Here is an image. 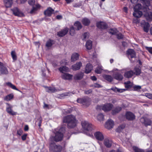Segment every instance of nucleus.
<instances>
[{"label": "nucleus", "instance_id": "nucleus-59", "mask_svg": "<svg viewBox=\"0 0 152 152\" xmlns=\"http://www.w3.org/2000/svg\"><path fill=\"white\" fill-rule=\"evenodd\" d=\"M27 0H17V1L18 4H23Z\"/></svg>", "mask_w": 152, "mask_h": 152}, {"label": "nucleus", "instance_id": "nucleus-35", "mask_svg": "<svg viewBox=\"0 0 152 152\" xmlns=\"http://www.w3.org/2000/svg\"><path fill=\"white\" fill-rule=\"evenodd\" d=\"M83 24L85 26H88L90 23V20L87 18H84L83 19L82 21Z\"/></svg>", "mask_w": 152, "mask_h": 152}, {"label": "nucleus", "instance_id": "nucleus-10", "mask_svg": "<svg viewBox=\"0 0 152 152\" xmlns=\"http://www.w3.org/2000/svg\"><path fill=\"white\" fill-rule=\"evenodd\" d=\"M94 136L96 139L99 141H102L104 139V137L102 134L100 132H97L95 133Z\"/></svg>", "mask_w": 152, "mask_h": 152}, {"label": "nucleus", "instance_id": "nucleus-25", "mask_svg": "<svg viewBox=\"0 0 152 152\" xmlns=\"http://www.w3.org/2000/svg\"><path fill=\"white\" fill-rule=\"evenodd\" d=\"M122 107L118 106L115 108L112 111V114L113 115H115L119 113L122 110Z\"/></svg>", "mask_w": 152, "mask_h": 152}, {"label": "nucleus", "instance_id": "nucleus-8", "mask_svg": "<svg viewBox=\"0 0 152 152\" xmlns=\"http://www.w3.org/2000/svg\"><path fill=\"white\" fill-rule=\"evenodd\" d=\"M140 121L147 126L148 125H151V122L150 119L145 117L141 118L140 119Z\"/></svg>", "mask_w": 152, "mask_h": 152}, {"label": "nucleus", "instance_id": "nucleus-32", "mask_svg": "<svg viewBox=\"0 0 152 152\" xmlns=\"http://www.w3.org/2000/svg\"><path fill=\"white\" fill-rule=\"evenodd\" d=\"M111 89L115 92H118L120 93L123 92L126 90L125 89H120L116 87L112 88H111Z\"/></svg>", "mask_w": 152, "mask_h": 152}, {"label": "nucleus", "instance_id": "nucleus-53", "mask_svg": "<svg viewBox=\"0 0 152 152\" xmlns=\"http://www.w3.org/2000/svg\"><path fill=\"white\" fill-rule=\"evenodd\" d=\"M133 89L134 91H138L141 88V86H133Z\"/></svg>", "mask_w": 152, "mask_h": 152}, {"label": "nucleus", "instance_id": "nucleus-27", "mask_svg": "<svg viewBox=\"0 0 152 152\" xmlns=\"http://www.w3.org/2000/svg\"><path fill=\"white\" fill-rule=\"evenodd\" d=\"M0 72L2 74H7L8 72L6 67L4 66L0 69Z\"/></svg>", "mask_w": 152, "mask_h": 152}, {"label": "nucleus", "instance_id": "nucleus-11", "mask_svg": "<svg viewBox=\"0 0 152 152\" xmlns=\"http://www.w3.org/2000/svg\"><path fill=\"white\" fill-rule=\"evenodd\" d=\"M126 117L127 119L130 121L133 120L135 118L134 115L130 112H127L126 113Z\"/></svg>", "mask_w": 152, "mask_h": 152}, {"label": "nucleus", "instance_id": "nucleus-13", "mask_svg": "<svg viewBox=\"0 0 152 152\" xmlns=\"http://www.w3.org/2000/svg\"><path fill=\"white\" fill-rule=\"evenodd\" d=\"M82 66V63L81 62H79L73 65L72 66V69L74 70H78L80 69Z\"/></svg>", "mask_w": 152, "mask_h": 152}, {"label": "nucleus", "instance_id": "nucleus-17", "mask_svg": "<svg viewBox=\"0 0 152 152\" xmlns=\"http://www.w3.org/2000/svg\"><path fill=\"white\" fill-rule=\"evenodd\" d=\"M79 55L77 53H73L71 56V61H74L78 60L79 58Z\"/></svg>", "mask_w": 152, "mask_h": 152}, {"label": "nucleus", "instance_id": "nucleus-61", "mask_svg": "<svg viewBox=\"0 0 152 152\" xmlns=\"http://www.w3.org/2000/svg\"><path fill=\"white\" fill-rule=\"evenodd\" d=\"M23 132V131L21 129H19V130L17 131V133L20 136L22 134Z\"/></svg>", "mask_w": 152, "mask_h": 152}, {"label": "nucleus", "instance_id": "nucleus-15", "mask_svg": "<svg viewBox=\"0 0 152 152\" xmlns=\"http://www.w3.org/2000/svg\"><path fill=\"white\" fill-rule=\"evenodd\" d=\"M127 54L131 58H135L136 57L135 52L133 49L128 50L127 51Z\"/></svg>", "mask_w": 152, "mask_h": 152}, {"label": "nucleus", "instance_id": "nucleus-36", "mask_svg": "<svg viewBox=\"0 0 152 152\" xmlns=\"http://www.w3.org/2000/svg\"><path fill=\"white\" fill-rule=\"evenodd\" d=\"M13 97V95L12 94H10L6 96L4 98V100L6 101H9L12 99Z\"/></svg>", "mask_w": 152, "mask_h": 152}, {"label": "nucleus", "instance_id": "nucleus-37", "mask_svg": "<svg viewBox=\"0 0 152 152\" xmlns=\"http://www.w3.org/2000/svg\"><path fill=\"white\" fill-rule=\"evenodd\" d=\"M56 91V89L54 88L51 87H47L46 88L47 92L50 93H53Z\"/></svg>", "mask_w": 152, "mask_h": 152}, {"label": "nucleus", "instance_id": "nucleus-1", "mask_svg": "<svg viewBox=\"0 0 152 152\" xmlns=\"http://www.w3.org/2000/svg\"><path fill=\"white\" fill-rule=\"evenodd\" d=\"M63 121L64 123H67L68 127L70 128L75 127L77 122L75 117L72 115H69L64 117Z\"/></svg>", "mask_w": 152, "mask_h": 152}, {"label": "nucleus", "instance_id": "nucleus-40", "mask_svg": "<svg viewBox=\"0 0 152 152\" xmlns=\"http://www.w3.org/2000/svg\"><path fill=\"white\" fill-rule=\"evenodd\" d=\"M138 1V0H130L131 2L133 4V6H135L134 8V9H135V8H137V7L139 6H141V5L139 4L137 5Z\"/></svg>", "mask_w": 152, "mask_h": 152}, {"label": "nucleus", "instance_id": "nucleus-4", "mask_svg": "<svg viewBox=\"0 0 152 152\" xmlns=\"http://www.w3.org/2000/svg\"><path fill=\"white\" fill-rule=\"evenodd\" d=\"M81 124L83 129L88 131H91L93 129L92 125L87 121H83Z\"/></svg>", "mask_w": 152, "mask_h": 152}, {"label": "nucleus", "instance_id": "nucleus-64", "mask_svg": "<svg viewBox=\"0 0 152 152\" xmlns=\"http://www.w3.org/2000/svg\"><path fill=\"white\" fill-rule=\"evenodd\" d=\"M92 91L91 89H89L85 91V93L87 94H88L91 93Z\"/></svg>", "mask_w": 152, "mask_h": 152}, {"label": "nucleus", "instance_id": "nucleus-39", "mask_svg": "<svg viewBox=\"0 0 152 152\" xmlns=\"http://www.w3.org/2000/svg\"><path fill=\"white\" fill-rule=\"evenodd\" d=\"M150 26V25L148 23H145L143 27V30L144 31L146 32L148 31L149 28Z\"/></svg>", "mask_w": 152, "mask_h": 152}, {"label": "nucleus", "instance_id": "nucleus-42", "mask_svg": "<svg viewBox=\"0 0 152 152\" xmlns=\"http://www.w3.org/2000/svg\"><path fill=\"white\" fill-rule=\"evenodd\" d=\"M53 41L50 39H49L46 42V46L47 47H51L53 44Z\"/></svg>", "mask_w": 152, "mask_h": 152}, {"label": "nucleus", "instance_id": "nucleus-3", "mask_svg": "<svg viewBox=\"0 0 152 152\" xmlns=\"http://www.w3.org/2000/svg\"><path fill=\"white\" fill-rule=\"evenodd\" d=\"M62 148L61 145L55 143H51L50 145V149L52 152H60Z\"/></svg>", "mask_w": 152, "mask_h": 152}, {"label": "nucleus", "instance_id": "nucleus-28", "mask_svg": "<svg viewBox=\"0 0 152 152\" xmlns=\"http://www.w3.org/2000/svg\"><path fill=\"white\" fill-rule=\"evenodd\" d=\"M114 78L118 80H121L123 78V76L120 73H116L114 75Z\"/></svg>", "mask_w": 152, "mask_h": 152}, {"label": "nucleus", "instance_id": "nucleus-41", "mask_svg": "<svg viewBox=\"0 0 152 152\" xmlns=\"http://www.w3.org/2000/svg\"><path fill=\"white\" fill-rule=\"evenodd\" d=\"M132 148L135 152H145L143 150L140 149L136 146H133Z\"/></svg>", "mask_w": 152, "mask_h": 152}, {"label": "nucleus", "instance_id": "nucleus-26", "mask_svg": "<svg viewBox=\"0 0 152 152\" xmlns=\"http://www.w3.org/2000/svg\"><path fill=\"white\" fill-rule=\"evenodd\" d=\"M134 74V72L132 70H130L126 72L124 74V76L126 77L129 78L131 77Z\"/></svg>", "mask_w": 152, "mask_h": 152}, {"label": "nucleus", "instance_id": "nucleus-51", "mask_svg": "<svg viewBox=\"0 0 152 152\" xmlns=\"http://www.w3.org/2000/svg\"><path fill=\"white\" fill-rule=\"evenodd\" d=\"M82 2H79L78 3H75L73 5V7H80L82 5Z\"/></svg>", "mask_w": 152, "mask_h": 152}, {"label": "nucleus", "instance_id": "nucleus-5", "mask_svg": "<svg viewBox=\"0 0 152 152\" xmlns=\"http://www.w3.org/2000/svg\"><path fill=\"white\" fill-rule=\"evenodd\" d=\"M90 99L88 97L79 98L77 100V102L78 103L82 104L83 105L86 106L89 105L90 104Z\"/></svg>", "mask_w": 152, "mask_h": 152}, {"label": "nucleus", "instance_id": "nucleus-38", "mask_svg": "<svg viewBox=\"0 0 152 152\" xmlns=\"http://www.w3.org/2000/svg\"><path fill=\"white\" fill-rule=\"evenodd\" d=\"M74 25L77 27V30H79L81 29L82 27V26L81 23L79 21H77L75 22L74 24Z\"/></svg>", "mask_w": 152, "mask_h": 152}, {"label": "nucleus", "instance_id": "nucleus-60", "mask_svg": "<svg viewBox=\"0 0 152 152\" xmlns=\"http://www.w3.org/2000/svg\"><path fill=\"white\" fill-rule=\"evenodd\" d=\"M146 48L150 53L152 54V47H146Z\"/></svg>", "mask_w": 152, "mask_h": 152}, {"label": "nucleus", "instance_id": "nucleus-46", "mask_svg": "<svg viewBox=\"0 0 152 152\" xmlns=\"http://www.w3.org/2000/svg\"><path fill=\"white\" fill-rule=\"evenodd\" d=\"M97 119L99 121H102L104 119V116L103 114L102 113L99 114L98 115L97 117Z\"/></svg>", "mask_w": 152, "mask_h": 152}, {"label": "nucleus", "instance_id": "nucleus-63", "mask_svg": "<svg viewBox=\"0 0 152 152\" xmlns=\"http://www.w3.org/2000/svg\"><path fill=\"white\" fill-rule=\"evenodd\" d=\"M125 126L124 125H122L118 127L117 129H119L121 130H122V129H124L125 128Z\"/></svg>", "mask_w": 152, "mask_h": 152}, {"label": "nucleus", "instance_id": "nucleus-12", "mask_svg": "<svg viewBox=\"0 0 152 152\" xmlns=\"http://www.w3.org/2000/svg\"><path fill=\"white\" fill-rule=\"evenodd\" d=\"M96 26L98 28L102 29H105L107 27V24L105 23L102 22L97 23Z\"/></svg>", "mask_w": 152, "mask_h": 152}, {"label": "nucleus", "instance_id": "nucleus-30", "mask_svg": "<svg viewBox=\"0 0 152 152\" xmlns=\"http://www.w3.org/2000/svg\"><path fill=\"white\" fill-rule=\"evenodd\" d=\"M59 70L63 74L65 73L64 72H67L69 71V68L66 66H63L60 67L59 68Z\"/></svg>", "mask_w": 152, "mask_h": 152}, {"label": "nucleus", "instance_id": "nucleus-29", "mask_svg": "<svg viewBox=\"0 0 152 152\" xmlns=\"http://www.w3.org/2000/svg\"><path fill=\"white\" fill-rule=\"evenodd\" d=\"M6 110L7 112L10 115H14L17 114V113L13 111L10 107H7Z\"/></svg>", "mask_w": 152, "mask_h": 152}, {"label": "nucleus", "instance_id": "nucleus-52", "mask_svg": "<svg viewBox=\"0 0 152 152\" xmlns=\"http://www.w3.org/2000/svg\"><path fill=\"white\" fill-rule=\"evenodd\" d=\"M92 87L94 88H101L102 87V86H101L100 84L97 83H95L92 85L91 86Z\"/></svg>", "mask_w": 152, "mask_h": 152}, {"label": "nucleus", "instance_id": "nucleus-49", "mask_svg": "<svg viewBox=\"0 0 152 152\" xmlns=\"http://www.w3.org/2000/svg\"><path fill=\"white\" fill-rule=\"evenodd\" d=\"M83 40H85L86 39H88L89 37V33L86 32L84 33L83 35Z\"/></svg>", "mask_w": 152, "mask_h": 152}, {"label": "nucleus", "instance_id": "nucleus-14", "mask_svg": "<svg viewBox=\"0 0 152 152\" xmlns=\"http://www.w3.org/2000/svg\"><path fill=\"white\" fill-rule=\"evenodd\" d=\"M69 29L67 28H65L64 29L62 30L58 33V35L59 37H62L65 35L68 32Z\"/></svg>", "mask_w": 152, "mask_h": 152}, {"label": "nucleus", "instance_id": "nucleus-57", "mask_svg": "<svg viewBox=\"0 0 152 152\" xmlns=\"http://www.w3.org/2000/svg\"><path fill=\"white\" fill-rule=\"evenodd\" d=\"M117 38L118 39H121L123 38V36L121 34H119L117 35Z\"/></svg>", "mask_w": 152, "mask_h": 152}, {"label": "nucleus", "instance_id": "nucleus-6", "mask_svg": "<svg viewBox=\"0 0 152 152\" xmlns=\"http://www.w3.org/2000/svg\"><path fill=\"white\" fill-rule=\"evenodd\" d=\"M147 9V7H146ZM144 16L148 21H152V12L149 10L146 9V11H144L143 13Z\"/></svg>", "mask_w": 152, "mask_h": 152}, {"label": "nucleus", "instance_id": "nucleus-2", "mask_svg": "<svg viewBox=\"0 0 152 152\" xmlns=\"http://www.w3.org/2000/svg\"><path fill=\"white\" fill-rule=\"evenodd\" d=\"M54 136H51L50 139L51 140L54 141L56 142L61 141L63 138V134L61 132L58 131L55 133Z\"/></svg>", "mask_w": 152, "mask_h": 152}, {"label": "nucleus", "instance_id": "nucleus-7", "mask_svg": "<svg viewBox=\"0 0 152 152\" xmlns=\"http://www.w3.org/2000/svg\"><path fill=\"white\" fill-rule=\"evenodd\" d=\"M113 107V105L112 104L107 103L103 105L102 109L105 112H107L110 110Z\"/></svg>", "mask_w": 152, "mask_h": 152}, {"label": "nucleus", "instance_id": "nucleus-33", "mask_svg": "<svg viewBox=\"0 0 152 152\" xmlns=\"http://www.w3.org/2000/svg\"><path fill=\"white\" fill-rule=\"evenodd\" d=\"M103 77L104 79L109 82H112L113 80V78L111 75H104Z\"/></svg>", "mask_w": 152, "mask_h": 152}, {"label": "nucleus", "instance_id": "nucleus-23", "mask_svg": "<svg viewBox=\"0 0 152 152\" xmlns=\"http://www.w3.org/2000/svg\"><path fill=\"white\" fill-rule=\"evenodd\" d=\"M140 9V7L137 10H135L134 12L133 13L134 16L136 18H138L141 17L142 15V12L140 11H139L138 10Z\"/></svg>", "mask_w": 152, "mask_h": 152}, {"label": "nucleus", "instance_id": "nucleus-43", "mask_svg": "<svg viewBox=\"0 0 152 152\" xmlns=\"http://www.w3.org/2000/svg\"><path fill=\"white\" fill-rule=\"evenodd\" d=\"M6 84L8 86L10 87L12 89L16 90H18V89L16 88V86L12 84L11 83L8 82Z\"/></svg>", "mask_w": 152, "mask_h": 152}, {"label": "nucleus", "instance_id": "nucleus-24", "mask_svg": "<svg viewBox=\"0 0 152 152\" xmlns=\"http://www.w3.org/2000/svg\"><path fill=\"white\" fill-rule=\"evenodd\" d=\"M92 68L93 67L91 64H87L85 68V73L87 74L89 73L92 70Z\"/></svg>", "mask_w": 152, "mask_h": 152}, {"label": "nucleus", "instance_id": "nucleus-50", "mask_svg": "<svg viewBox=\"0 0 152 152\" xmlns=\"http://www.w3.org/2000/svg\"><path fill=\"white\" fill-rule=\"evenodd\" d=\"M75 33V30L73 27H71L70 28V34L71 35L73 36Z\"/></svg>", "mask_w": 152, "mask_h": 152}, {"label": "nucleus", "instance_id": "nucleus-55", "mask_svg": "<svg viewBox=\"0 0 152 152\" xmlns=\"http://www.w3.org/2000/svg\"><path fill=\"white\" fill-rule=\"evenodd\" d=\"M70 95V94L68 93H65V94H61V95H60V97H61V98H63V97H64L66 96H69Z\"/></svg>", "mask_w": 152, "mask_h": 152}, {"label": "nucleus", "instance_id": "nucleus-34", "mask_svg": "<svg viewBox=\"0 0 152 152\" xmlns=\"http://www.w3.org/2000/svg\"><path fill=\"white\" fill-rule=\"evenodd\" d=\"M134 74H135L136 75H140L141 72L140 68L137 67L134 68Z\"/></svg>", "mask_w": 152, "mask_h": 152}, {"label": "nucleus", "instance_id": "nucleus-18", "mask_svg": "<svg viewBox=\"0 0 152 152\" xmlns=\"http://www.w3.org/2000/svg\"><path fill=\"white\" fill-rule=\"evenodd\" d=\"M83 76V73L80 72L76 74L74 76V79L75 80H78L82 79Z\"/></svg>", "mask_w": 152, "mask_h": 152}, {"label": "nucleus", "instance_id": "nucleus-54", "mask_svg": "<svg viewBox=\"0 0 152 152\" xmlns=\"http://www.w3.org/2000/svg\"><path fill=\"white\" fill-rule=\"evenodd\" d=\"M145 96L148 98L152 99V94L151 93H146Z\"/></svg>", "mask_w": 152, "mask_h": 152}, {"label": "nucleus", "instance_id": "nucleus-20", "mask_svg": "<svg viewBox=\"0 0 152 152\" xmlns=\"http://www.w3.org/2000/svg\"><path fill=\"white\" fill-rule=\"evenodd\" d=\"M104 144L107 147L109 148L111 146L112 142L111 140L106 138L104 140Z\"/></svg>", "mask_w": 152, "mask_h": 152}, {"label": "nucleus", "instance_id": "nucleus-31", "mask_svg": "<svg viewBox=\"0 0 152 152\" xmlns=\"http://www.w3.org/2000/svg\"><path fill=\"white\" fill-rule=\"evenodd\" d=\"M92 44V42L90 40L88 41L86 43V46L87 49L90 50L91 49Z\"/></svg>", "mask_w": 152, "mask_h": 152}, {"label": "nucleus", "instance_id": "nucleus-22", "mask_svg": "<svg viewBox=\"0 0 152 152\" xmlns=\"http://www.w3.org/2000/svg\"><path fill=\"white\" fill-rule=\"evenodd\" d=\"M4 4L7 8L10 7L12 4V0H4Z\"/></svg>", "mask_w": 152, "mask_h": 152}, {"label": "nucleus", "instance_id": "nucleus-62", "mask_svg": "<svg viewBox=\"0 0 152 152\" xmlns=\"http://www.w3.org/2000/svg\"><path fill=\"white\" fill-rule=\"evenodd\" d=\"M27 135V134H26L23 135L21 137L22 139L23 140H25L26 139Z\"/></svg>", "mask_w": 152, "mask_h": 152}, {"label": "nucleus", "instance_id": "nucleus-19", "mask_svg": "<svg viewBox=\"0 0 152 152\" xmlns=\"http://www.w3.org/2000/svg\"><path fill=\"white\" fill-rule=\"evenodd\" d=\"M13 14L16 16H21L22 13L17 8L15 7L12 10Z\"/></svg>", "mask_w": 152, "mask_h": 152}, {"label": "nucleus", "instance_id": "nucleus-47", "mask_svg": "<svg viewBox=\"0 0 152 152\" xmlns=\"http://www.w3.org/2000/svg\"><path fill=\"white\" fill-rule=\"evenodd\" d=\"M118 31L115 29H111L109 31V33L112 34H115L117 33Z\"/></svg>", "mask_w": 152, "mask_h": 152}, {"label": "nucleus", "instance_id": "nucleus-45", "mask_svg": "<svg viewBox=\"0 0 152 152\" xmlns=\"http://www.w3.org/2000/svg\"><path fill=\"white\" fill-rule=\"evenodd\" d=\"M142 3L145 4L148 7L150 5V2L149 0H140Z\"/></svg>", "mask_w": 152, "mask_h": 152}, {"label": "nucleus", "instance_id": "nucleus-44", "mask_svg": "<svg viewBox=\"0 0 152 152\" xmlns=\"http://www.w3.org/2000/svg\"><path fill=\"white\" fill-rule=\"evenodd\" d=\"M11 55L14 60H16L17 59V56L15 51H12L11 53Z\"/></svg>", "mask_w": 152, "mask_h": 152}, {"label": "nucleus", "instance_id": "nucleus-48", "mask_svg": "<svg viewBox=\"0 0 152 152\" xmlns=\"http://www.w3.org/2000/svg\"><path fill=\"white\" fill-rule=\"evenodd\" d=\"M102 67L101 66H99L96 69L95 72L97 74H100L102 72Z\"/></svg>", "mask_w": 152, "mask_h": 152}, {"label": "nucleus", "instance_id": "nucleus-56", "mask_svg": "<svg viewBox=\"0 0 152 152\" xmlns=\"http://www.w3.org/2000/svg\"><path fill=\"white\" fill-rule=\"evenodd\" d=\"M28 2L29 4L33 5L34 4L35 2V0H29Z\"/></svg>", "mask_w": 152, "mask_h": 152}, {"label": "nucleus", "instance_id": "nucleus-58", "mask_svg": "<svg viewBox=\"0 0 152 152\" xmlns=\"http://www.w3.org/2000/svg\"><path fill=\"white\" fill-rule=\"evenodd\" d=\"M37 8H35V7H33L32 9L31 10L30 12V13L31 14H32L34 13L37 10Z\"/></svg>", "mask_w": 152, "mask_h": 152}, {"label": "nucleus", "instance_id": "nucleus-9", "mask_svg": "<svg viewBox=\"0 0 152 152\" xmlns=\"http://www.w3.org/2000/svg\"><path fill=\"white\" fill-rule=\"evenodd\" d=\"M114 122L111 119H109L106 122L105 124V127L108 129L112 128L114 125Z\"/></svg>", "mask_w": 152, "mask_h": 152}, {"label": "nucleus", "instance_id": "nucleus-21", "mask_svg": "<svg viewBox=\"0 0 152 152\" xmlns=\"http://www.w3.org/2000/svg\"><path fill=\"white\" fill-rule=\"evenodd\" d=\"M61 77L63 79L70 80L72 79V75L67 73H65L63 74Z\"/></svg>", "mask_w": 152, "mask_h": 152}, {"label": "nucleus", "instance_id": "nucleus-16", "mask_svg": "<svg viewBox=\"0 0 152 152\" xmlns=\"http://www.w3.org/2000/svg\"><path fill=\"white\" fill-rule=\"evenodd\" d=\"M54 11V10L51 7L48 8L44 12V14L46 16H50Z\"/></svg>", "mask_w": 152, "mask_h": 152}]
</instances>
